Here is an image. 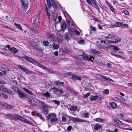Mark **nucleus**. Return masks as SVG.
I'll return each mask as SVG.
<instances>
[{
	"label": "nucleus",
	"instance_id": "b1692460",
	"mask_svg": "<svg viewBox=\"0 0 132 132\" xmlns=\"http://www.w3.org/2000/svg\"><path fill=\"white\" fill-rule=\"evenodd\" d=\"M53 49L54 50H57L58 49L59 47V45L58 44H56L55 43H53L52 45Z\"/></svg>",
	"mask_w": 132,
	"mask_h": 132
},
{
	"label": "nucleus",
	"instance_id": "a878e982",
	"mask_svg": "<svg viewBox=\"0 0 132 132\" xmlns=\"http://www.w3.org/2000/svg\"><path fill=\"white\" fill-rule=\"evenodd\" d=\"M114 121L116 124L118 125L121 126L123 125L122 123L119 120L114 119Z\"/></svg>",
	"mask_w": 132,
	"mask_h": 132
},
{
	"label": "nucleus",
	"instance_id": "5fc2aeb1",
	"mask_svg": "<svg viewBox=\"0 0 132 132\" xmlns=\"http://www.w3.org/2000/svg\"><path fill=\"white\" fill-rule=\"evenodd\" d=\"M63 13L66 18H68V17H69V15H68V14L67 12H64Z\"/></svg>",
	"mask_w": 132,
	"mask_h": 132
},
{
	"label": "nucleus",
	"instance_id": "09e8293b",
	"mask_svg": "<svg viewBox=\"0 0 132 132\" xmlns=\"http://www.w3.org/2000/svg\"><path fill=\"white\" fill-rule=\"evenodd\" d=\"M68 117L69 118L70 120H72L74 121H75L76 117L69 116H68Z\"/></svg>",
	"mask_w": 132,
	"mask_h": 132
},
{
	"label": "nucleus",
	"instance_id": "f8f14e48",
	"mask_svg": "<svg viewBox=\"0 0 132 132\" xmlns=\"http://www.w3.org/2000/svg\"><path fill=\"white\" fill-rule=\"evenodd\" d=\"M18 96L19 97L22 98L23 97H27V96L25 94L23 93L20 90L18 93Z\"/></svg>",
	"mask_w": 132,
	"mask_h": 132
},
{
	"label": "nucleus",
	"instance_id": "0e129e2a",
	"mask_svg": "<svg viewBox=\"0 0 132 132\" xmlns=\"http://www.w3.org/2000/svg\"><path fill=\"white\" fill-rule=\"evenodd\" d=\"M72 129V127L70 126H69L67 127V130L69 131H70Z\"/></svg>",
	"mask_w": 132,
	"mask_h": 132
},
{
	"label": "nucleus",
	"instance_id": "de8ad7c7",
	"mask_svg": "<svg viewBox=\"0 0 132 132\" xmlns=\"http://www.w3.org/2000/svg\"><path fill=\"white\" fill-rule=\"evenodd\" d=\"M53 101L54 103L58 105H60V102L59 101L56 100H53Z\"/></svg>",
	"mask_w": 132,
	"mask_h": 132
},
{
	"label": "nucleus",
	"instance_id": "393cba45",
	"mask_svg": "<svg viewBox=\"0 0 132 132\" xmlns=\"http://www.w3.org/2000/svg\"><path fill=\"white\" fill-rule=\"evenodd\" d=\"M71 78L74 80H81V78L78 76H77L73 75L72 76Z\"/></svg>",
	"mask_w": 132,
	"mask_h": 132
},
{
	"label": "nucleus",
	"instance_id": "473e14b6",
	"mask_svg": "<svg viewBox=\"0 0 132 132\" xmlns=\"http://www.w3.org/2000/svg\"><path fill=\"white\" fill-rule=\"evenodd\" d=\"M36 115L37 116L39 117L42 121H44L45 119L41 114L39 113H38L36 114Z\"/></svg>",
	"mask_w": 132,
	"mask_h": 132
},
{
	"label": "nucleus",
	"instance_id": "4c0bfd02",
	"mask_svg": "<svg viewBox=\"0 0 132 132\" xmlns=\"http://www.w3.org/2000/svg\"><path fill=\"white\" fill-rule=\"evenodd\" d=\"M50 43L47 41H44L43 42V44L44 46H46L50 44Z\"/></svg>",
	"mask_w": 132,
	"mask_h": 132
},
{
	"label": "nucleus",
	"instance_id": "49530a36",
	"mask_svg": "<svg viewBox=\"0 0 132 132\" xmlns=\"http://www.w3.org/2000/svg\"><path fill=\"white\" fill-rule=\"evenodd\" d=\"M44 96L46 97L49 98L50 97V95L48 92H47L44 94Z\"/></svg>",
	"mask_w": 132,
	"mask_h": 132
},
{
	"label": "nucleus",
	"instance_id": "4468645a",
	"mask_svg": "<svg viewBox=\"0 0 132 132\" xmlns=\"http://www.w3.org/2000/svg\"><path fill=\"white\" fill-rule=\"evenodd\" d=\"M106 35H107L106 36V39H114L115 37V36L114 35H111L109 33H106L105 34Z\"/></svg>",
	"mask_w": 132,
	"mask_h": 132
},
{
	"label": "nucleus",
	"instance_id": "ea45409f",
	"mask_svg": "<svg viewBox=\"0 0 132 132\" xmlns=\"http://www.w3.org/2000/svg\"><path fill=\"white\" fill-rule=\"evenodd\" d=\"M111 47H113V50L115 51H118L119 50L118 47L117 46H114L113 45H111Z\"/></svg>",
	"mask_w": 132,
	"mask_h": 132
},
{
	"label": "nucleus",
	"instance_id": "f03ea898",
	"mask_svg": "<svg viewBox=\"0 0 132 132\" xmlns=\"http://www.w3.org/2000/svg\"><path fill=\"white\" fill-rule=\"evenodd\" d=\"M19 68L21 69L23 72H25L26 74L29 75L31 73H34L38 75L39 76H43L45 75L44 73L40 72L38 71H36L35 72H34L32 71L29 70L27 68L22 65H19L18 66Z\"/></svg>",
	"mask_w": 132,
	"mask_h": 132
},
{
	"label": "nucleus",
	"instance_id": "e2e57ef3",
	"mask_svg": "<svg viewBox=\"0 0 132 132\" xmlns=\"http://www.w3.org/2000/svg\"><path fill=\"white\" fill-rule=\"evenodd\" d=\"M83 116L85 118H86L88 117L89 114L88 113H86L84 114Z\"/></svg>",
	"mask_w": 132,
	"mask_h": 132
},
{
	"label": "nucleus",
	"instance_id": "603ef678",
	"mask_svg": "<svg viewBox=\"0 0 132 132\" xmlns=\"http://www.w3.org/2000/svg\"><path fill=\"white\" fill-rule=\"evenodd\" d=\"M79 44H84V39H81L79 40L78 42Z\"/></svg>",
	"mask_w": 132,
	"mask_h": 132
},
{
	"label": "nucleus",
	"instance_id": "c756f323",
	"mask_svg": "<svg viewBox=\"0 0 132 132\" xmlns=\"http://www.w3.org/2000/svg\"><path fill=\"white\" fill-rule=\"evenodd\" d=\"M122 23L119 22H117L114 24V26L115 27H119L122 25Z\"/></svg>",
	"mask_w": 132,
	"mask_h": 132
},
{
	"label": "nucleus",
	"instance_id": "2f4dec72",
	"mask_svg": "<svg viewBox=\"0 0 132 132\" xmlns=\"http://www.w3.org/2000/svg\"><path fill=\"white\" fill-rule=\"evenodd\" d=\"M32 63L39 67V65H40V64L38 62L35 60L33 59L32 62Z\"/></svg>",
	"mask_w": 132,
	"mask_h": 132
},
{
	"label": "nucleus",
	"instance_id": "79ce46f5",
	"mask_svg": "<svg viewBox=\"0 0 132 132\" xmlns=\"http://www.w3.org/2000/svg\"><path fill=\"white\" fill-rule=\"evenodd\" d=\"M68 116L67 115H63L62 118V120L64 122L66 121V117Z\"/></svg>",
	"mask_w": 132,
	"mask_h": 132
},
{
	"label": "nucleus",
	"instance_id": "7c9ffc66",
	"mask_svg": "<svg viewBox=\"0 0 132 132\" xmlns=\"http://www.w3.org/2000/svg\"><path fill=\"white\" fill-rule=\"evenodd\" d=\"M53 2V0H47V4L49 8L51 7L52 6V3Z\"/></svg>",
	"mask_w": 132,
	"mask_h": 132
},
{
	"label": "nucleus",
	"instance_id": "0eeeda50",
	"mask_svg": "<svg viewBox=\"0 0 132 132\" xmlns=\"http://www.w3.org/2000/svg\"><path fill=\"white\" fill-rule=\"evenodd\" d=\"M84 59L86 60H89L90 61H93L94 59V57L90 56H89L86 54H83L82 55Z\"/></svg>",
	"mask_w": 132,
	"mask_h": 132
},
{
	"label": "nucleus",
	"instance_id": "4be33fe9",
	"mask_svg": "<svg viewBox=\"0 0 132 132\" xmlns=\"http://www.w3.org/2000/svg\"><path fill=\"white\" fill-rule=\"evenodd\" d=\"M110 104L112 109H115L117 108V104L116 103L114 102L110 103Z\"/></svg>",
	"mask_w": 132,
	"mask_h": 132
},
{
	"label": "nucleus",
	"instance_id": "c03bdc74",
	"mask_svg": "<svg viewBox=\"0 0 132 132\" xmlns=\"http://www.w3.org/2000/svg\"><path fill=\"white\" fill-rule=\"evenodd\" d=\"M121 39L120 38H116L115 39V43L116 44L119 43L121 42Z\"/></svg>",
	"mask_w": 132,
	"mask_h": 132
},
{
	"label": "nucleus",
	"instance_id": "bf43d9fd",
	"mask_svg": "<svg viewBox=\"0 0 132 132\" xmlns=\"http://www.w3.org/2000/svg\"><path fill=\"white\" fill-rule=\"evenodd\" d=\"M41 102V104L42 105L43 108L47 106L45 103H44V102Z\"/></svg>",
	"mask_w": 132,
	"mask_h": 132
},
{
	"label": "nucleus",
	"instance_id": "864d4df0",
	"mask_svg": "<svg viewBox=\"0 0 132 132\" xmlns=\"http://www.w3.org/2000/svg\"><path fill=\"white\" fill-rule=\"evenodd\" d=\"M90 28L93 31H96V28L95 27H93L92 26H91Z\"/></svg>",
	"mask_w": 132,
	"mask_h": 132
},
{
	"label": "nucleus",
	"instance_id": "6e6552de",
	"mask_svg": "<svg viewBox=\"0 0 132 132\" xmlns=\"http://www.w3.org/2000/svg\"><path fill=\"white\" fill-rule=\"evenodd\" d=\"M0 90L9 93H12L11 90L5 88L4 86L1 85H0Z\"/></svg>",
	"mask_w": 132,
	"mask_h": 132
},
{
	"label": "nucleus",
	"instance_id": "cd10ccee",
	"mask_svg": "<svg viewBox=\"0 0 132 132\" xmlns=\"http://www.w3.org/2000/svg\"><path fill=\"white\" fill-rule=\"evenodd\" d=\"M12 89L14 92L17 93H18L19 91V90H20V89L18 88L17 87L14 86H13L12 87Z\"/></svg>",
	"mask_w": 132,
	"mask_h": 132
},
{
	"label": "nucleus",
	"instance_id": "2eb2a0df",
	"mask_svg": "<svg viewBox=\"0 0 132 132\" xmlns=\"http://www.w3.org/2000/svg\"><path fill=\"white\" fill-rule=\"evenodd\" d=\"M9 51L13 54H15L18 52V50L16 48L13 47H10Z\"/></svg>",
	"mask_w": 132,
	"mask_h": 132
},
{
	"label": "nucleus",
	"instance_id": "bb28decb",
	"mask_svg": "<svg viewBox=\"0 0 132 132\" xmlns=\"http://www.w3.org/2000/svg\"><path fill=\"white\" fill-rule=\"evenodd\" d=\"M10 46L9 45H6L5 46H4L3 50V51H9L10 48Z\"/></svg>",
	"mask_w": 132,
	"mask_h": 132
},
{
	"label": "nucleus",
	"instance_id": "f3484780",
	"mask_svg": "<svg viewBox=\"0 0 132 132\" xmlns=\"http://www.w3.org/2000/svg\"><path fill=\"white\" fill-rule=\"evenodd\" d=\"M61 26L62 30L64 31L67 28V25L66 23L64 22H62Z\"/></svg>",
	"mask_w": 132,
	"mask_h": 132
},
{
	"label": "nucleus",
	"instance_id": "8fccbe9b",
	"mask_svg": "<svg viewBox=\"0 0 132 132\" xmlns=\"http://www.w3.org/2000/svg\"><path fill=\"white\" fill-rule=\"evenodd\" d=\"M109 93V90L108 89H106L103 91V93L105 94L108 95Z\"/></svg>",
	"mask_w": 132,
	"mask_h": 132
},
{
	"label": "nucleus",
	"instance_id": "69168bd1",
	"mask_svg": "<svg viewBox=\"0 0 132 132\" xmlns=\"http://www.w3.org/2000/svg\"><path fill=\"white\" fill-rule=\"evenodd\" d=\"M43 16V13L41 11H40L39 14V18H42Z\"/></svg>",
	"mask_w": 132,
	"mask_h": 132
},
{
	"label": "nucleus",
	"instance_id": "c9c22d12",
	"mask_svg": "<svg viewBox=\"0 0 132 132\" xmlns=\"http://www.w3.org/2000/svg\"><path fill=\"white\" fill-rule=\"evenodd\" d=\"M14 25L16 26L17 28L19 29L20 30H22V31L23 30L22 29L21 26L20 24L15 23L14 24Z\"/></svg>",
	"mask_w": 132,
	"mask_h": 132
},
{
	"label": "nucleus",
	"instance_id": "774afa93",
	"mask_svg": "<svg viewBox=\"0 0 132 132\" xmlns=\"http://www.w3.org/2000/svg\"><path fill=\"white\" fill-rule=\"evenodd\" d=\"M123 13L126 15H128L129 14L127 10H125L123 12Z\"/></svg>",
	"mask_w": 132,
	"mask_h": 132
},
{
	"label": "nucleus",
	"instance_id": "412c9836",
	"mask_svg": "<svg viewBox=\"0 0 132 132\" xmlns=\"http://www.w3.org/2000/svg\"><path fill=\"white\" fill-rule=\"evenodd\" d=\"M102 127V126L99 124H96L95 125L94 129L96 130H97L101 129Z\"/></svg>",
	"mask_w": 132,
	"mask_h": 132
},
{
	"label": "nucleus",
	"instance_id": "20e7f679",
	"mask_svg": "<svg viewBox=\"0 0 132 132\" xmlns=\"http://www.w3.org/2000/svg\"><path fill=\"white\" fill-rule=\"evenodd\" d=\"M57 116L55 113L49 114L48 115V119L51 118L50 121L51 122H55L58 120V119L56 118Z\"/></svg>",
	"mask_w": 132,
	"mask_h": 132
},
{
	"label": "nucleus",
	"instance_id": "f704fd0d",
	"mask_svg": "<svg viewBox=\"0 0 132 132\" xmlns=\"http://www.w3.org/2000/svg\"><path fill=\"white\" fill-rule=\"evenodd\" d=\"M75 122H84V121L80 118L76 117Z\"/></svg>",
	"mask_w": 132,
	"mask_h": 132
},
{
	"label": "nucleus",
	"instance_id": "a211bd4d",
	"mask_svg": "<svg viewBox=\"0 0 132 132\" xmlns=\"http://www.w3.org/2000/svg\"><path fill=\"white\" fill-rule=\"evenodd\" d=\"M54 83L57 85H59L61 86H62L64 85L63 82H61L60 80L56 81Z\"/></svg>",
	"mask_w": 132,
	"mask_h": 132
},
{
	"label": "nucleus",
	"instance_id": "6ab92c4d",
	"mask_svg": "<svg viewBox=\"0 0 132 132\" xmlns=\"http://www.w3.org/2000/svg\"><path fill=\"white\" fill-rule=\"evenodd\" d=\"M69 109L71 111H77L78 109V108L76 106L72 105Z\"/></svg>",
	"mask_w": 132,
	"mask_h": 132
},
{
	"label": "nucleus",
	"instance_id": "680f3d73",
	"mask_svg": "<svg viewBox=\"0 0 132 132\" xmlns=\"http://www.w3.org/2000/svg\"><path fill=\"white\" fill-rule=\"evenodd\" d=\"M29 11H28L26 13L25 16L27 18H28L30 16V14H29Z\"/></svg>",
	"mask_w": 132,
	"mask_h": 132
},
{
	"label": "nucleus",
	"instance_id": "a18cd8bd",
	"mask_svg": "<svg viewBox=\"0 0 132 132\" xmlns=\"http://www.w3.org/2000/svg\"><path fill=\"white\" fill-rule=\"evenodd\" d=\"M52 4V6L54 8H56L57 7V5L55 3L54 1L53 0V2Z\"/></svg>",
	"mask_w": 132,
	"mask_h": 132
},
{
	"label": "nucleus",
	"instance_id": "58836bf2",
	"mask_svg": "<svg viewBox=\"0 0 132 132\" xmlns=\"http://www.w3.org/2000/svg\"><path fill=\"white\" fill-rule=\"evenodd\" d=\"M96 121L99 122H102L104 121V119H103L101 118H96Z\"/></svg>",
	"mask_w": 132,
	"mask_h": 132
},
{
	"label": "nucleus",
	"instance_id": "338daca9",
	"mask_svg": "<svg viewBox=\"0 0 132 132\" xmlns=\"http://www.w3.org/2000/svg\"><path fill=\"white\" fill-rule=\"evenodd\" d=\"M108 132H118V129H115L114 130V131H113L112 130H109L108 131Z\"/></svg>",
	"mask_w": 132,
	"mask_h": 132
},
{
	"label": "nucleus",
	"instance_id": "f257e3e1",
	"mask_svg": "<svg viewBox=\"0 0 132 132\" xmlns=\"http://www.w3.org/2000/svg\"><path fill=\"white\" fill-rule=\"evenodd\" d=\"M6 118L10 120H18L24 123L34 126L33 123L31 121L28 120L27 119L24 118L18 115L14 114H6L5 116Z\"/></svg>",
	"mask_w": 132,
	"mask_h": 132
},
{
	"label": "nucleus",
	"instance_id": "6e6d98bb",
	"mask_svg": "<svg viewBox=\"0 0 132 132\" xmlns=\"http://www.w3.org/2000/svg\"><path fill=\"white\" fill-rule=\"evenodd\" d=\"M70 31L69 32V33L71 34V36H72L73 34H74V31L72 29H70Z\"/></svg>",
	"mask_w": 132,
	"mask_h": 132
},
{
	"label": "nucleus",
	"instance_id": "7ed1b4c3",
	"mask_svg": "<svg viewBox=\"0 0 132 132\" xmlns=\"http://www.w3.org/2000/svg\"><path fill=\"white\" fill-rule=\"evenodd\" d=\"M50 90H53V92L54 93L57 95L63 93V89L62 88L59 89L55 87L52 88Z\"/></svg>",
	"mask_w": 132,
	"mask_h": 132
},
{
	"label": "nucleus",
	"instance_id": "9b49d317",
	"mask_svg": "<svg viewBox=\"0 0 132 132\" xmlns=\"http://www.w3.org/2000/svg\"><path fill=\"white\" fill-rule=\"evenodd\" d=\"M46 36L48 38L52 40L54 39V37L53 34L51 33H47L46 34Z\"/></svg>",
	"mask_w": 132,
	"mask_h": 132
},
{
	"label": "nucleus",
	"instance_id": "37998d69",
	"mask_svg": "<svg viewBox=\"0 0 132 132\" xmlns=\"http://www.w3.org/2000/svg\"><path fill=\"white\" fill-rule=\"evenodd\" d=\"M117 51H113L111 52V54L113 55L117 56Z\"/></svg>",
	"mask_w": 132,
	"mask_h": 132
},
{
	"label": "nucleus",
	"instance_id": "e433bc0d",
	"mask_svg": "<svg viewBox=\"0 0 132 132\" xmlns=\"http://www.w3.org/2000/svg\"><path fill=\"white\" fill-rule=\"evenodd\" d=\"M90 52L94 54H98L99 53V52L98 51L93 49L90 50Z\"/></svg>",
	"mask_w": 132,
	"mask_h": 132
},
{
	"label": "nucleus",
	"instance_id": "39448f33",
	"mask_svg": "<svg viewBox=\"0 0 132 132\" xmlns=\"http://www.w3.org/2000/svg\"><path fill=\"white\" fill-rule=\"evenodd\" d=\"M38 29L37 24L35 21H33L32 24V27L31 30L35 33L37 32Z\"/></svg>",
	"mask_w": 132,
	"mask_h": 132
},
{
	"label": "nucleus",
	"instance_id": "3c124183",
	"mask_svg": "<svg viewBox=\"0 0 132 132\" xmlns=\"http://www.w3.org/2000/svg\"><path fill=\"white\" fill-rule=\"evenodd\" d=\"M90 95V93H88L86 94H84L83 95V97H84L87 98Z\"/></svg>",
	"mask_w": 132,
	"mask_h": 132
},
{
	"label": "nucleus",
	"instance_id": "423d86ee",
	"mask_svg": "<svg viewBox=\"0 0 132 132\" xmlns=\"http://www.w3.org/2000/svg\"><path fill=\"white\" fill-rule=\"evenodd\" d=\"M20 2L22 7L25 9H26L28 6V3L27 0H20Z\"/></svg>",
	"mask_w": 132,
	"mask_h": 132
},
{
	"label": "nucleus",
	"instance_id": "9d476101",
	"mask_svg": "<svg viewBox=\"0 0 132 132\" xmlns=\"http://www.w3.org/2000/svg\"><path fill=\"white\" fill-rule=\"evenodd\" d=\"M70 18L69 17L68 18H66L67 22L71 27H72L73 29H74L75 28V27L74 25L73 22L71 21L70 20Z\"/></svg>",
	"mask_w": 132,
	"mask_h": 132
},
{
	"label": "nucleus",
	"instance_id": "ddd939ff",
	"mask_svg": "<svg viewBox=\"0 0 132 132\" xmlns=\"http://www.w3.org/2000/svg\"><path fill=\"white\" fill-rule=\"evenodd\" d=\"M39 67L43 69L44 70L47 71L49 72H51V70L48 67H46L44 65L41 64L40 63V65H39Z\"/></svg>",
	"mask_w": 132,
	"mask_h": 132
},
{
	"label": "nucleus",
	"instance_id": "72a5a7b5",
	"mask_svg": "<svg viewBox=\"0 0 132 132\" xmlns=\"http://www.w3.org/2000/svg\"><path fill=\"white\" fill-rule=\"evenodd\" d=\"M23 89L26 92H27L28 94H30L31 95H33V93L30 91V90H28V89L25 88H23Z\"/></svg>",
	"mask_w": 132,
	"mask_h": 132
},
{
	"label": "nucleus",
	"instance_id": "13d9d810",
	"mask_svg": "<svg viewBox=\"0 0 132 132\" xmlns=\"http://www.w3.org/2000/svg\"><path fill=\"white\" fill-rule=\"evenodd\" d=\"M128 27V25L127 24H124L122 25V26L121 27L122 28H127Z\"/></svg>",
	"mask_w": 132,
	"mask_h": 132
},
{
	"label": "nucleus",
	"instance_id": "a19ab883",
	"mask_svg": "<svg viewBox=\"0 0 132 132\" xmlns=\"http://www.w3.org/2000/svg\"><path fill=\"white\" fill-rule=\"evenodd\" d=\"M100 76L103 79L108 81H110V79L109 78H107L106 77V76H104L101 75H100Z\"/></svg>",
	"mask_w": 132,
	"mask_h": 132
},
{
	"label": "nucleus",
	"instance_id": "052dcab7",
	"mask_svg": "<svg viewBox=\"0 0 132 132\" xmlns=\"http://www.w3.org/2000/svg\"><path fill=\"white\" fill-rule=\"evenodd\" d=\"M6 20H7V21H8V22H10L12 21L11 18H8V17L7 16H6Z\"/></svg>",
	"mask_w": 132,
	"mask_h": 132
},
{
	"label": "nucleus",
	"instance_id": "4d7b16f0",
	"mask_svg": "<svg viewBox=\"0 0 132 132\" xmlns=\"http://www.w3.org/2000/svg\"><path fill=\"white\" fill-rule=\"evenodd\" d=\"M66 35L65 36V38L67 40H69L70 38L68 37V35L67 33H65Z\"/></svg>",
	"mask_w": 132,
	"mask_h": 132
},
{
	"label": "nucleus",
	"instance_id": "5701e85b",
	"mask_svg": "<svg viewBox=\"0 0 132 132\" xmlns=\"http://www.w3.org/2000/svg\"><path fill=\"white\" fill-rule=\"evenodd\" d=\"M117 53V56L118 57H122L124 56L123 53L121 51H119L118 50Z\"/></svg>",
	"mask_w": 132,
	"mask_h": 132
},
{
	"label": "nucleus",
	"instance_id": "dca6fc26",
	"mask_svg": "<svg viewBox=\"0 0 132 132\" xmlns=\"http://www.w3.org/2000/svg\"><path fill=\"white\" fill-rule=\"evenodd\" d=\"M22 58L25 59L27 61L31 63L33 60V59L31 58V57L27 55H24V56L22 57Z\"/></svg>",
	"mask_w": 132,
	"mask_h": 132
},
{
	"label": "nucleus",
	"instance_id": "aec40b11",
	"mask_svg": "<svg viewBox=\"0 0 132 132\" xmlns=\"http://www.w3.org/2000/svg\"><path fill=\"white\" fill-rule=\"evenodd\" d=\"M43 112L45 114H47L48 113V106L43 108Z\"/></svg>",
	"mask_w": 132,
	"mask_h": 132
},
{
	"label": "nucleus",
	"instance_id": "1a4fd4ad",
	"mask_svg": "<svg viewBox=\"0 0 132 132\" xmlns=\"http://www.w3.org/2000/svg\"><path fill=\"white\" fill-rule=\"evenodd\" d=\"M2 106L5 109H12L13 108V107L12 106L8 104L5 103H4L1 104Z\"/></svg>",
	"mask_w": 132,
	"mask_h": 132
},
{
	"label": "nucleus",
	"instance_id": "c85d7f7f",
	"mask_svg": "<svg viewBox=\"0 0 132 132\" xmlns=\"http://www.w3.org/2000/svg\"><path fill=\"white\" fill-rule=\"evenodd\" d=\"M98 97V96L97 95L95 96L91 95L90 99L92 101H95Z\"/></svg>",
	"mask_w": 132,
	"mask_h": 132
}]
</instances>
